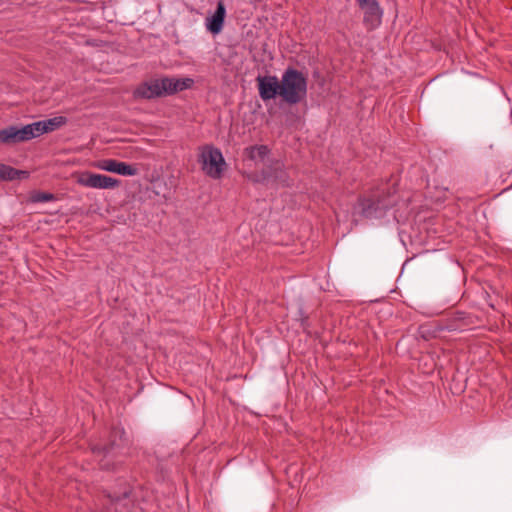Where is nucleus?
I'll use <instances>...</instances> for the list:
<instances>
[{"mask_svg": "<svg viewBox=\"0 0 512 512\" xmlns=\"http://www.w3.org/2000/svg\"><path fill=\"white\" fill-rule=\"evenodd\" d=\"M115 442L111 443L109 446L105 447H95L93 448V452L95 454H103V457L99 460L100 466L102 469L110 470L114 468V465L111 464L110 460L116 456L114 452Z\"/></svg>", "mask_w": 512, "mask_h": 512, "instance_id": "obj_11", "label": "nucleus"}, {"mask_svg": "<svg viewBox=\"0 0 512 512\" xmlns=\"http://www.w3.org/2000/svg\"><path fill=\"white\" fill-rule=\"evenodd\" d=\"M283 165L280 162L275 163V170L279 171L280 173H283Z\"/></svg>", "mask_w": 512, "mask_h": 512, "instance_id": "obj_15", "label": "nucleus"}, {"mask_svg": "<svg viewBox=\"0 0 512 512\" xmlns=\"http://www.w3.org/2000/svg\"><path fill=\"white\" fill-rule=\"evenodd\" d=\"M307 96V78L296 69H286L280 80V98L289 105L302 102Z\"/></svg>", "mask_w": 512, "mask_h": 512, "instance_id": "obj_3", "label": "nucleus"}, {"mask_svg": "<svg viewBox=\"0 0 512 512\" xmlns=\"http://www.w3.org/2000/svg\"><path fill=\"white\" fill-rule=\"evenodd\" d=\"M92 165L99 170L122 176H135L138 174V169L135 166L115 159H100L93 162Z\"/></svg>", "mask_w": 512, "mask_h": 512, "instance_id": "obj_8", "label": "nucleus"}, {"mask_svg": "<svg viewBox=\"0 0 512 512\" xmlns=\"http://www.w3.org/2000/svg\"><path fill=\"white\" fill-rule=\"evenodd\" d=\"M270 150L266 145H254L244 149V156L251 161L263 160Z\"/></svg>", "mask_w": 512, "mask_h": 512, "instance_id": "obj_12", "label": "nucleus"}, {"mask_svg": "<svg viewBox=\"0 0 512 512\" xmlns=\"http://www.w3.org/2000/svg\"><path fill=\"white\" fill-rule=\"evenodd\" d=\"M359 206L361 208V215L366 218L375 217L378 214V210H383L388 207L387 204L374 199H363L360 201Z\"/></svg>", "mask_w": 512, "mask_h": 512, "instance_id": "obj_10", "label": "nucleus"}, {"mask_svg": "<svg viewBox=\"0 0 512 512\" xmlns=\"http://www.w3.org/2000/svg\"><path fill=\"white\" fill-rule=\"evenodd\" d=\"M198 163L202 172L211 179H221L227 163L221 150L213 145H203L198 149Z\"/></svg>", "mask_w": 512, "mask_h": 512, "instance_id": "obj_4", "label": "nucleus"}, {"mask_svg": "<svg viewBox=\"0 0 512 512\" xmlns=\"http://www.w3.org/2000/svg\"><path fill=\"white\" fill-rule=\"evenodd\" d=\"M66 123V118L57 116L47 120L33 122L22 127L10 126L0 130V143L16 144L52 132Z\"/></svg>", "mask_w": 512, "mask_h": 512, "instance_id": "obj_1", "label": "nucleus"}, {"mask_svg": "<svg viewBox=\"0 0 512 512\" xmlns=\"http://www.w3.org/2000/svg\"><path fill=\"white\" fill-rule=\"evenodd\" d=\"M256 82L259 96L264 102L280 97V80L276 76L259 75Z\"/></svg>", "mask_w": 512, "mask_h": 512, "instance_id": "obj_7", "label": "nucleus"}, {"mask_svg": "<svg viewBox=\"0 0 512 512\" xmlns=\"http://www.w3.org/2000/svg\"><path fill=\"white\" fill-rule=\"evenodd\" d=\"M225 6L222 1H219L216 7V10L212 14V16L207 17L206 27L209 32H220L225 18Z\"/></svg>", "mask_w": 512, "mask_h": 512, "instance_id": "obj_9", "label": "nucleus"}, {"mask_svg": "<svg viewBox=\"0 0 512 512\" xmlns=\"http://www.w3.org/2000/svg\"><path fill=\"white\" fill-rule=\"evenodd\" d=\"M358 6L363 14V22L367 29H376L382 19V9L376 0H357Z\"/></svg>", "mask_w": 512, "mask_h": 512, "instance_id": "obj_6", "label": "nucleus"}, {"mask_svg": "<svg viewBox=\"0 0 512 512\" xmlns=\"http://www.w3.org/2000/svg\"><path fill=\"white\" fill-rule=\"evenodd\" d=\"M193 84L194 80L189 77H164L161 79H154L139 84L133 91V98L136 100H149L165 95H171L179 91L189 89Z\"/></svg>", "mask_w": 512, "mask_h": 512, "instance_id": "obj_2", "label": "nucleus"}, {"mask_svg": "<svg viewBox=\"0 0 512 512\" xmlns=\"http://www.w3.org/2000/svg\"><path fill=\"white\" fill-rule=\"evenodd\" d=\"M28 173L26 171L14 169L8 165L0 164V179L1 180H15L26 178Z\"/></svg>", "mask_w": 512, "mask_h": 512, "instance_id": "obj_13", "label": "nucleus"}, {"mask_svg": "<svg viewBox=\"0 0 512 512\" xmlns=\"http://www.w3.org/2000/svg\"><path fill=\"white\" fill-rule=\"evenodd\" d=\"M128 496V492L127 491H124L123 492V497L126 498Z\"/></svg>", "mask_w": 512, "mask_h": 512, "instance_id": "obj_17", "label": "nucleus"}, {"mask_svg": "<svg viewBox=\"0 0 512 512\" xmlns=\"http://www.w3.org/2000/svg\"><path fill=\"white\" fill-rule=\"evenodd\" d=\"M120 501V497L119 496H115L112 498V502H118Z\"/></svg>", "mask_w": 512, "mask_h": 512, "instance_id": "obj_16", "label": "nucleus"}, {"mask_svg": "<svg viewBox=\"0 0 512 512\" xmlns=\"http://www.w3.org/2000/svg\"><path fill=\"white\" fill-rule=\"evenodd\" d=\"M31 201L33 203H44L53 201L55 199L54 194L47 192H35L31 195Z\"/></svg>", "mask_w": 512, "mask_h": 512, "instance_id": "obj_14", "label": "nucleus"}, {"mask_svg": "<svg viewBox=\"0 0 512 512\" xmlns=\"http://www.w3.org/2000/svg\"><path fill=\"white\" fill-rule=\"evenodd\" d=\"M76 182L80 186L93 189H115L120 185V180L116 178L89 171L79 173Z\"/></svg>", "mask_w": 512, "mask_h": 512, "instance_id": "obj_5", "label": "nucleus"}]
</instances>
